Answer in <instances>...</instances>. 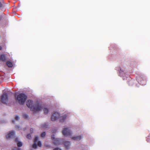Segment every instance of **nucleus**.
I'll return each instance as SVG.
<instances>
[{
  "label": "nucleus",
  "instance_id": "obj_1",
  "mask_svg": "<svg viewBox=\"0 0 150 150\" xmlns=\"http://www.w3.org/2000/svg\"><path fill=\"white\" fill-rule=\"evenodd\" d=\"M27 107L34 111H40L42 108L41 105L39 103H36L35 105H33V101L31 100H28L26 103Z\"/></svg>",
  "mask_w": 150,
  "mask_h": 150
},
{
  "label": "nucleus",
  "instance_id": "obj_2",
  "mask_svg": "<svg viewBox=\"0 0 150 150\" xmlns=\"http://www.w3.org/2000/svg\"><path fill=\"white\" fill-rule=\"evenodd\" d=\"M27 98V96L23 93H21L15 96L16 100L21 105H24Z\"/></svg>",
  "mask_w": 150,
  "mask_h": 150
},
{
  "label": "nucleus",
  "instance_id": "obj_3",
  "mask_svg": "<svg viewBox=\"0 0 150 150\" xmlns=\"http://www.w3.org/2000/svg\"><path fill=\"white\" fill-rule=\"evenodd\" d=\"M1 101L4 104H6L8 102V98L7 93H5L1 96Z\"/></svg>",
  "mask_w": 150,
  "mask_h": 150
},
{
  "label": "nucleus",
  "instance_id": "obj_4",
  "mask_svg": "<svg viewBox=\"0 0 150 150\" xmlns=\"http://www.w3.org/2000/svg\"><path fill=\"white\" fill-rule=\"evenodd\" d=\"M70 130L68 128H64L62 133L64 136L67 137L70 136L71 134Z\"/></svg>",
  "mask_w": 150,
  "mask_h": 150
},
{
  "label": "nucleus",
  "instance_id": "obj_5",
  "mask_svg": "<svg viewBox=\"0 0 150 150\" xmlns=\"http://www.w3.org/2000/svg\"><path fill=\"white\" fill-rule=\"evenodd\" d=\"M59 115H60L59 113L56 112H55L51 116V120L52 121H55L59 117Z\"/></svg>",
  "mask_w": 150,
  "mask_h": 150
},
{
  "label": "nucleus",
  "instance_id": "obj_6",
  "mask_svg": "<svg viewBox=\"0 0 150 150\" xmlns=\"http://www.w3.org/2000/svg\"><path fill=\"white\" fill-rule=\"evenodd\" d=\"M15 137V132L14 131H12L8 133L6 136L7 139Z\"/></svg>",
  "mask_w": 150,
  "mask_h": 150
},
{
  "label": "nucleus",
  "instance_id": "obj_7",
  "mask_svg": "<svg viewBox=\"0 0 150 150\" xmlns=\"http://www.w3.org/2000/svg\"><path fill=\"white\" fill-rule=\"evenodd\" d=\"M54 135L52 136L51 137L52 139L53 140V142L55 145H59L60 144V142L59 139L55 138L54 137Z\"/></svg>",
  "mask_w": 150,
  "mask_h": 150
},
{
  "label": "nucleus",
  "instance_id": "obj_8",
  "mask_svg": "<svg viewBox=\"0 0 150 150\" xmlns=\"http://www.w3.org/2000/svg\"><path fill=\"white\" fill-rule=\"evenodd\" d=\"M82 137L80 136H78L75 137H73L72 138V139H73L74 140L79 141L80 140Z\"/></svg>",
  "mask_w": 150,
  "mask_h": 150
},
{
  "label": "nucleus",
  "instance_id": "obj_9",
  "mask_svg": "<svg viewBox=\"0 0 150 150\" xmlns=\"http://www.w3.org/2000/svg\"><path fill=\"white\" fill-rule=\"evenodd\" d=\"M6 59V57L5 54H3L1 55L0 57V60L2 61H5Z\"/></svg>",
  "mask_w": 150,
  "mask_h": 150
},
{
  "label": "nucleus",
  "instance_id": "obj_10",
  "mask_svg": "<svg viewBox=\"0 0 150 150\" xmlns=\"http://www.w3.org/2000/svg\"><path fill=\"white\" fill-rule=\"evenodd\" d=\"M6 64L9 67H13L12 63L10 61H7L6 62Z\"/></svg>",
  "mask_w": 150,
  "mask_h": 150
},
{
  "label": "nucleus",
  "instance_id": "obj_11",
  "mask_svg": "<svg viewBox=\"0 0 150 150\" xmlns=\"http://www.w3.org/2000/svg\"><path fill=\"white\" fill-rule=\"evenodd\" d=\"M64 145L66 147L67 149L70 146V142H66L64 143Z\"/></svg>",
  "mask_w": 150,
  "mask_h": 150
},
{
  "label": "nucleus",
  "instance_id": "obj_12",
  "mask_svg": "<svg viewBox=\"0 0 150 150\" xmlns=\"http://www.w3.org/2000/svg\"><path fill=\"white\" fill-rule=\"evenodd\" d=\"M48 125L47 123H45L42 124L41 125V127L42 128H46L47 127Z\"/></svg>",
  "mask_w": 150,
  "mask_h": 150
},
{
  "label": "nucleus",
  "instance_id": "obj_13",
  "mask_svg": "<svg viewBox=\"0 0 150 150\" xmlns=\"http://www.w3.org/2000/svg\"><path fill=\"white\" fill-rule=\"evenodd\" d=\"M17 146L18 147H21L22 145V143L20 142H18L17 143Z\"/></svg>",
  "mask_w": 150,
  "mask_h": 150
},
{
  "label": "nucleus",
  "instance_id": "obj_14",
  "mask_svg": "<svg viewBox=\"0 0 150 150\" xmlns=\"http://www.w3.org/2000/svg\"><path fill=\"white\" fill-rule=\"evenodd\" d=\"M43 111L44 113L45 114L47 113L48 112V109L47 108H44L43 109Z\"/></svg>",
  "mask_w": 150,
  "mask_h": 150
},
{
  "label": "nucleus",
  "instance_id": "obj_15",
  "mask_svg": "<svg viewBox=\"0 0 150 150\" xmlns=\"http://www.w3.org/2000/svg\"><path fill=\"white\" fill-rule=\"evenodd\" d=\"M46 135V133L45 132H43L41 134V136L42 137H44Z\"/></svg>",
  "mask_w": 150,
  "mask_h": 150
},
{
  "label": "nucleus",
  "instance_id": "obj_16",
  "mask_svg": "<svg viewBox=\"0 0 150 150\" xmlns=\"http://www.w3.org/2000/svg\"><path fill=\"white\" fill-rule=\"evenodd\" d=\"M36 143H34L32 147L34 149H36L37 147Z\"/></svg>",
  "mask_w": 150,
  "mask_h": 150
},
{
  "label": "nucleus",
  "instance_id": "obj_17",
  "mask_svg": "<svg viewBox=\"0 0 150 150\" xmlns=\"http://www.w3.org/2000/svg\"><path fill=\"white\" fill-rule=\"evenodd\" d=\"M38 137H35V138L34 140V143H36L38 141Z\"/></svg>",
  "mask_w": 150,
  "mask_h": 150
},
{
  "label": "nucleus",
  "instance_id": "obj_18",
  "mask_svg": "<svg viewBox=\"0 0 150 150\" xmlns=\"http://www.w3.org/2000/svg\"><path fill=\"white\" fill-rule=\"evenodd\" d=\"M66 115H64L62 117V118L63 119V120H60V121L61 122H63V121L66 119Z\"/></svg>",
  "mask_w": 150,
  "mask_h": 150
},
{
  "label": "nucleus",
  "instance_id": "obj_19",
  "mask_svg": "<svg viewBox=\"0 0 150 150\" xmlns=\"http://www.w3.org/2000/svg\"><path fill=\"white\" fill-rule=\"evenodd\" d=\"M38 145L39 147H41L42 146V144L40 141H38Z\"/></svg>",
  "mask_w": 150,
  "mask_h": 150
},
{
  "label": "nucleus",
  "instance_id": "obj_20",
  "mask_svg": "<svg viewBox=\"0 0 150 150\" xmlns=\"http://www.w3.org/2000/svg\"><path fill=\"white\" fill-rule=\"evenodd\" d=\"M27 138L28 139H30L31 137V136L30 134H28L27 135Z\"/></svg>",
  "mask_w": 150,
  "mask_h": 150
},
{
  "label": "nucleus",
  "instance_id": "obj_21",
  "mask_svg": "<svg viewBox=\"0 0 150 150\" xmlns=\"http://www.w3.org/2000/svg\"><path fill=\"white\" fill-rule=\"evenodd\" d=\"M12 150H20V149L17 147H14Z\"/></svg>",
  "mask_w": 150,
  "mask_h": 150
},
{
  "label": "nucleus",
  "instance_id": "obj_22",
  "mask_svg": "<svg viewBox=\"0 0 150 150\" xmlns=\"http://www.w3.org/2000/svg\"><path fill=\"white\" fill-rule=\"evenodd\" d=\"M15 120H18L19 118V117L18 116H16L15 117Z\"/></svg>",
  "mask_w": 150,
  "mask_h": 150
},
{
  "label": "nucleus",
  "instance_id": "obj_23",
  "mask_svg": "<svg viewBox=\"0 0 150 150\" xmlns=\"http://www.w3.org/2000/svg\"><path fill=\"white\" fill-rule=\"evenodd\" d=\"M23 116L25 118H27L28 117V115H24Z\"/></svg>",
  "mask_w": 150,
  "mask_h": 150
},
{
  "label": "nucleus",
  "instance_id": "obj_24",
  "mask_svg": "<svg viewBox=\"0 0 150 150\" xmlns=\"http://www.w3.org/2000/svg\"><path fill=\"white\" fill-rule=\"evenodd\" d=\"M30 131L31 133H33V128H31L30 129Z\"/></svg>",
  "mask_w": 150,
  "mask_h": 150
},
{
  "label": "nucleus",
  "instance_id": "obj_25",
  "mask_svg": "<svg viewBox=\"0 0 150 150\" xmlns=\"http://www.w3.org/2000/svg\"><path fill=\"white\" fill-rule=\"evenodd\" d=\"M53 150H61L58 148H57L54 149Z\"/></svg>",
  "mask_w": 150,
  "mask_h": 150
},
{
  "label": "nucleus",
  "instance_id": "obj_26",
  "mask_svg": "<svg viewBox=\"0 0 150 150\" xmlns=\"http://www.w3.org/2000/svg\"><path fill=\"white\" fill-rule=\"evenodd\" d=\"M15 141L16 142H18V138H16Z\"/></svg>",
  "mask_w": 150,
  "mask_h": 150
},
{
  "label": "nucleus",
  "instance_id": "obj_27",
  "mask_svg": "<svg viewBox=\"0 0 150 150\" xmlns=\"http://www.w3.org/2000/svg\"><path fill=\"white\" fill-rule=\"evenodd\" d=\"M20 127H19L18 126H16V128L17 129H19V128Z\"/></svg>",
  "mask_w": 150,
  "mask_h": 150
},
{
  "label": "nucleus",
  "instance_id": "obj_28",
  "mask_svg": "<svg viewBox=\"0 0 150 150\" xmlns=\"http://www.w3.org/2000/svg\"><path fill=\"white\" fill-rule=\"evenodd\" d=\"M2 4L1 2H0V8L2 7Z\"/></svg>",
  "mask_w": 150,
  "mask_h": 150
},
{
  "label": "nucleus",
  "instance_id": "obj_29",
  "mask_svg": "<svg viewBox=\"0 0 150 150\" xmlns=\"http://www.w3.org/2000/svg\"><path fill=\"white\" fill-rule=\"evenodd\" d=\"M2 48V47L1 46H0V50H1Z\"/></svg>",
  "mask_w": 150,
  "mask_h": 150
},
{
  "label": "nucleus",
  "instance_id": "obj_30",
  "mask_svg": "<svg viewBox=\"0 0 150 150\" xmlns=\"http://www.w3.org/2000/svg\"><path fill=\"white\" fill-rule=\"evenodd\" d=\"M14 121L13 120V121H12V122H13V123H14Z\"/></svg>",
  "mask_w": 150,
  "mask_h": 150
}]
</instances>
